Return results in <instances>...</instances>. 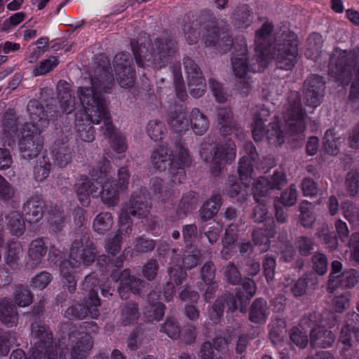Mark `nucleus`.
<instances>
[{"label":"nucleus","mask_w":359,"mask_h":359,"mask_svg":"<svg viewBox=\"0 0 359 359\" xmlns=\"http://www.w3.org/2000/svg\"><path fill=\"white\" fill-rule=\"evenodd\" d=\"M112 278L115 280H120L118 293L122 299H128L132 294H135L143 286L142 280L131 276L128 270H124L120 278H117L115 274H113Z\"/></svg>","instance_id":"obj_22"},{"label":"nucleus","mask_w":359,"mask_h":359,"mask_svg":"<svg viewBox=\"0 0 359 359\" xmlns=\"http://www.w3.org/2000/svg\"><path fill=\"white\" fill-rule=\"evenodd\" d=\"M139 316L138 309L133 303L126 304L121 313V320L124 325H129L135 323Z\"/></svg>","instance_id":"obj_53"},{"label":"nucleus","mask_w":359,"mask_h":359,"mask_svg":"<svg viewBox=\"0 0 359 359\" xmlns=\"http://www.w3.org/2000/svg\"><path fill=\"white\" fill-rule=\"evenodd\" d=\"M359 175L356 170H351L346 177L345 184L347 191L355 196L359 191Z\"/></svg>","instance_id":"obj_56"},{"label":"nucleus","mask_w":359,"mask_h":359,"mask_svg":"<svg viewBox=\"0 0 359 359\" xmlns=\"http://www.w3.org/2000/svg\"><path fill=\"white\" fill-rule=\"evenodd\" d=\"M297 43L294 36L284 38L283 42L275 44L272 57L279 69L290 70L297 62Z\"/></svg>","instance_id":"obj_16"},{"label":"nucleus","mask_w":359,"mask_h":359,"mask_svg":"<svg viewBox=\"0 0 359 359\" xmlns=\"http://www.w3.org/2000/svg\"><path fill=\"white\" fill-rule=\"evenodd\" d=\"M217 122L220 132L224 135L233 134L239 140L244 138L245 133L234 119L231 109L219 108L217 111Z\"/></svg>","instance_id":"obj_20"},{"label":"nucleus","mask_w":359,"mask_h":359,"mask_svg":"<svg viewBox=\"0 0 359 359\" xmlns=\"http://www.w3.org/2000/svg\"><path fill=\"white\" fill-rule=\"evenodd\" d=\"M59 106L62 113L70 114L75 108L74 98L72 97L69 84L60 80L57 85Z\"/></svg>","instance_id":"obj_25"},{"label":"nucleus","mask_w":359,"mask_h":359,"mask_svg":"<svg viewBox=\"0 0 359 359\" xmlns=\"http://www.w3.org/2000/svg\"><path fill=\"white\" fill-rule=\"evenodd\" d=\"M16 342L15 334L13 332L4 333L0 337V354L6 355L8 353L11 347Z\"/></svg>","instance_id":"obj_59"},{"label":"nucleus","mask_w":359,"mask_h":359,"mask_svg":"<svg viewBox=\"0 0 359 359\" xmlns=\"http://www.w3.org/2000/svg\"><path fill=\"white\" fill-rule=\"evenodd\" d=\"M164 306L160 302H156L154 294L149 297V306H146L144 314L149 318L160 320L164 316Z\"/></svg>","instance_id":"obj_42"},{"label":"nucleus","mask_w":359,"mask_h":359,"mask_svg":"<svg viewBox=\"0 0 359 359\" xmlns=\"http://www.w3.org/2000/svg\"><path fill=\"white\" fill-rule=\"evenodd\" d=\"M290 339L299 348H304L308 343V337L306 331L299 328H293L290 331Z\"/></svg>","instance_id":"obj_63"},{"label":"nucleus","mask_w":359,"mask_h":359,"mask_svg":"<svg viewBox=\"0 0 359 359\" xmlns=\"http://www.w3.org/2000/svg\"><path fill=\"white\" fill-rule=\"evenodd\" d=\"M94 187L93 181L88 179H81L76 184L77 196L83 206L90 203L89 196L90 194V187Z\"/></svg>","instance_id":"obj_40"},{"label":"nucleus","mask_w":359,"mask_h":359,"mask_svg":"<svg viewBox=\"0 0 359 359\" xmlns=\"http://www.w3.org/2000/svg\"><path fill=\"white\" fill-rule=\"evenodd\" d=\"M325 81L323 77L311 75L304 84L305 103L307 106L316 108L319 106L324 96Z\"/></svg>","instance_id":"obj_19"},{"label":"nucleus","mask_w":359,"mask_h":359,"mask_svg":"<svg viewBox=\"0 0 359 359\" xmlns=\"http://www.w3.org/2000/svg\"><path fill=\"white\" fill-rule=\"evenodd\" d=\"M31 123L39 132L45 130L49 125V120L47 114L45 112L43 106L36 100H30L27 106Z\"/></svg>","instance_id":"obj_23"},{"label":"nucleus","mask_w":359,"mask_h":359,"mask_svg":"<svg viewBox=\"0 0 359 359\" xmlns=\"http://www.w3.org/2000/svg\"><path fill=\"white\" fill-rule=\"evenodd\" d=\"M270 116L269 110L264 106H258L257 110L253 115V121L252 123V133L254 140L259 142L263 140L265 134V122L267 121Z\"/></svg>","instance_id":"obj_24"},{"label":"nucleus","mask_w":359,"mask_h":359,"mask_svg":"<svg viewBox=\"0 0 359 359\" xmlns=\"http://www.w3.org/2000/svg\"><path fill=\"white\" fill-rule=\"evenodd\" d=\"M51 170V163L46 156L39 158L34 168V178L39 182L47 178Z\"/></svg>","instance_id":"obj_45"},{"label":"nucleus","mask_w":359,"mask_h":359,"mask_svg":"<svg viewBox=\"0 0 359 359\" xmlns=\"http://www.w3.org/2000/svg\"><path fill=\"white\" fill-rule=\"evenodd\" d=\"M306 114L302 107L298 93H292L283 112V118L288 131L292 134L303 132L306 126Z\"/></svg>","instance_id":"obj_14"},{"label":"nucleus","mask_w":359,"mask_h":359,"mask_svg":"<svg viewBox=\"0 0 359 359\" xmlns=\"http://www.w3.org/2000/svg\"><path fill=\"white\" fill-rule=\"evenodd\" d=\"M22 256V248L20 243L18 242H12L9 244L6 262L11 269H14L18 266V262L19 259Z\"/></svg>","instance_id":"obj_44"},{"label":"nucleus","mask_w":359,"mask_h":359,"mask_svg":"<svg viewBox=\"0 0 359 359\" xmlns=\"http://www.w3.org/2000/svg\"><path fill=\"white\" fill-rule=\"evenodd\" d=\"M233 18L238 27L246 28L253 21V11L248 5H241L236 8Z\"/></svg>","instance_id":"obj_34"},{"label":"nucleus","mask_w":359,"mask_h":359,"mask_svg":"<svg viewBox=\"0 0 359 359\" xmlns=\"http://www.w3.org/2000/svg\"><path fill=\"white\" fill-rule=\"evenodd\" d=\"M32 337L34 347L32 355H27L22 350L13 351L10 359H54L50 355L51 333L41 322L32 324Z\"/></svg>","instance_id":"obj_11"},{"label":"nucleus","mask_w":359,"mask_h":359,"mask_svg":"<svg viewBox=\"0 0 359 359\" xmlns=\"http://www.w3.org/2000/svg\"><path fill=\"white\" fill-rule=\"evenodd\" d=\"M313 268L320 275L327 272V261L324 254L318 253L313 257Z\"/></svg>","instance_id":"obj_64"},{"label":"nucleus","mask_w":359,"mask_h":359,"mask_svg":"<svg viewBox=\"0 0 359 359\" xmlns=\"http://www.w3.org/2000/svg\"><path fill=\"white\" fill-rule=\"evenodd\" d=\"M110 171L109 161L106 158H103L97 163L96 168H93L91 175L97 180L98 179L107 178Z\"/></svg>","instance_id":"obj_58"},{"label":"nucleus","mask_w":359,"mask_h":359,"mask_svg":"<svg viewBox=\"0 0 359 359\" xmlns=\"http://www.w3.org/2000/svg\"><path fill=\"white\" fill-rule=\"evenodd\" d=\"M273 25L265 22L256 32L255 38V55L251 57L248 55L245 40L241 39V47L235 50L231 56V68L236 77L248 76L250 72H262L269 62V53L268 50L271 45V34Z\"/></svg>","instance_id":"obj_2"},{"label":"nucleus","mask_w":359,"mask_h":359,"mask_svg":"<svg viewBox=\"0 0 359 359\" xmlns=\"http://www.w3.org/2000/svg\"><path fill=\"white\" fill-rule=\"evenodd\" d=\"M269 314L266 302L263 299H256L252 305L250 313V319L254 323H262L265 321Z\"/></svg>","instance_id":"obj_38"},{"label":"nucleus","mask_w":359,"mask_h":359,"mask_svg":"<svg viewBox=\"0 0 359 359\" xmlns=\"http://www.w3.org/2000/svg\"><path fill=\"white\" fill-rule=\"evenodd\" d=\"M187 80L190 94L193 97H200L204 94L206 85L201 72V74L187 75Z\"/></svg>","instance_id":"obj_35"},{"label":"nucleus","mask_w":359,"mask_h":359,"mask_svg":"<svg viewBox=\"0 0 359 359\" xmlns=\"http://www.w3.org/2000/svg\"><path fill=\"white\" fill-rule=\"evenodd\" d=\"M88 311L91 313L93 318H97V311H90L88 306L86 307L81 304L76 303L72 304L66 310L65 316L70 319H82L87 316Z\"/></svg>","instance_id":"obj_43"},{"label":"nucleus","mask_w":359,"mask_h":359,"mask_svg":"<svg viewBox=\"0 0 359 359\" xmlns=\"http://www.w3.org/2000/svg\"><path fill=\"white\" fill-rule=\"evenodd\" d=\"M200 152L204 161L209 165L212 173L218 175L224 163L235 159L236 144L229 140L224 145L203 147Z\"/></svg>","instance_id":"obj_13"},{"label":"nucleus","mask_w":359,"mask_h":359,"mask_svg":"<svg viewBox=\"0 0 359 359\" xmlns=\"http://www.w3.org/2000/svg\"><path fill=\"white\" fill-rule=\"evenodd\" d=\"M329 74L342 85H348L355 76L350 97H359V48L351 51L335 48L330 57Z\"/></svg>","instance_id":"obj_4"},{"label":"nucleus","mask_w":359,"mask_h":359,"mask_svg":"<svg viewBox=\"0 0 359 359\" xmlns=\"http://www.w3.org/2000/svg\"><path fill=\"white\" fill-rule=\"evenodd\" d=\"M13 298L15 302L21 307L29 306L32 302L31 292L22 285L18 286L15 291Z\"/></svg>","instance_id":"obj_52"},{"label":"nucleus","mask_w":359,"mask_h":359,"mask_svg":"<svg viewBox=\"0 0 359 359\" xmlns=\"http://www.w3.org/2000/svg\"><path fill=\"white\" fill-rule=\"evenodd\" d=\"M221 196L219 194L212 195L208 198L200 209V217L203 222L212 219L218 212L221 207Z\"/></svg>","instance_id":"obj_31"},{"label":"nucleus","mask_w":359,"mask_h":359,"mask_svg":"<svg viewBox=\"0 0 359 359\" xmlns=\"http://www.w3.org/2000/svg\"><path fill=\"white\" fill-rule=\"evenodd\" d=\"M23 212L25 215V220L29 224H33L39 222L42 217L41 208L36 205L34 201H28L23 207Z\"/></svg>","instance_id":"obj_47"},{"label":"nucleus","mask_w":359,"mask_h":359,"mask_svg":"<svg viewBox=\"0 0 359 359\" xmlns=\"http://www.w3.org/2000/svg\"><path fill=\"white\" fill-rule=\"evenodd\" d=\"M50 341L53 347L50 355L54 359H66L67 353H69L70 359H85L93 346L91 337L84 332H72L69 335L68 344L65 339L60 340L57 346H53L52 338Z\"/></svg>","instance_id":"obj_8"},{"label":"nucleus","mask_w":359,"mask_h":359,"mask_svg":"<svg viewBox=\"0 0 359 359\" xmlns=\"http://www.w3.org/2000/svg\"><path fill=\"white\" fill-rule=\"evenodd\" d=\"M102 191H99L98 196L102 203L108 206H114L119 201V193L121 191L114 181H109L107 178L102 184Z\"/></svg>","instance_id":"obj_28"},{"label":"nucleus","mask_w":359,"mask_h":359,"mask_svg":"<svg viewBox=\"0 0 359 359\" xmlns=\"http://www.w3.org/2000/svg\"><path fill=\"white\" fill-rule=\"evenodd\" d=\"M266 137L269 144L272 145H281L285 142V133L280 128L276 123L269 124L267 130H265L264 137Z\"/></svg>","instance_id":"obj_41"},{"label":"nucleus","mask_w":359,"mask_h":359,"mask_svg":"<svg viewBox=\"0 0 359 359\" xmlns=\"http://www.w3.org/2000/svg\"><path fill=\"white\" fill-rule=\"evenodd\" d=\"M191 157L181 144L169 147L159 145L152 153L151 162L155 169L164 171L168 168L170 179L174 184H180L185 180L184 167L191 163Z\"/></svg>","instance_id":"obj_3"},{"label":"nucleus","mask_w":359,"mask_h":359,"mask_svg":"<svg viewBox=\"0 0 359 359\" xmlns=\"http://www.w3.org/2000/svg\"><path fill=\"white\" fill-rule=\"evenodd\" d=\"M337 142V138L334 137L333 131L327 130L325 133L323 144L325 149L328 154L336 155L338 153L339 147Z\"/></svg>","instance_id":"obj_57"},{"label":"nucleus","mask_w":359,"mask_h":359,"mask_svg":"<svg viewBox=\"0 0 359 359\" xmlns=\"http://www.w3.org/2000/svg\"><path fill=\"white\" fill-rule=\"evenodd\" d=\"M285 175L280 172H275L270 178L260 177L254 187V198L259 203L253 211L252 218L255 223L264 222L266 219L267 211L264 205L267 195L273 189H280L285 184Z\"/></svg>","instance_id":"obj_10"},{"label":"nucleus","mask_w":359,"mask_h":359,"mask_svg":"<svg viewBox=\"0 0 359 359\" xmlns=\"http://www.w3.org/2000/svg\"><path fill=\"white\" fill-rule=\"evenodd\" d=\"M169 280L164 290V297L170 301L175 293L174 285H180L186 278L187 273L178 264H172L168 269Z\"/></svg>","instance_id":"obj_27"},{"label":"nucleus","mask_w":359,"mask_h":359,"mask_svg":"<svg viewBox=\"0 0 359 359\" xmlns=\"http://www.w3.org/2000/svg\"><path fill=\"white\" fill-rule=\"evenodd\" d=\"M351 322L348 320L347 325L341 328L339 341L344 344L343 350H346L352 346V333L351 329L354 333L359 332V314L353 313L351 315Z\"/></svg>","instance_id":"obj_30"},{"label":"nucleus","mask_w":359,"mask_h":359,"mask_svg":"<svg viewBox=\"0 0 359 359\" xmlns=\"http://www.w3.org/2000/svg\"><path fill=\"white\" fill-rule=\"evenodd\" d=\"M100 288L102 290V294L106 296L107 292H109L110 288L108 285H100V280L97 275L95 273L90 274L85 277L82 283V290L88 292V299L86 304L89 306L97 307L100 305V301L98 298L97 290Z\"/></svg>","instance_id":"obj_21"},{"label":"nucleus","mask_w":359,"mask_h":359,"mask_svg":"<svg viewBox=\"0 0 359 359\" xmlns=\"http://www.w3.org/2000/svg\"><path fill=\"white\" fill-rule=\"evenodd\" d=\"M67 137L62 143L55 142L53 151L55 163L60 167H65L72 160V150L67 145Z\"/></svg>","instance_id":"obj_32"},{"label":"nucleus","mask_w":359,"mask_h":359,"mask_svg":"<svg viewBox=\"0 0 359 359\" xmlns=\"http://www.w3.org/2000/svg\"><path fill=\"white\" fill-rule=\"evenodd\" d=\"M95 73L97 76L90 81L91 86L79 87L76 92L87 116L83 120L82 114H76V126L79 137L87 142H92L95 137L94 129L90 123L99 124L103 121L102 131L105 137H111L115 130L107 102L100 95L102 92L111 88L114 77L108 72V68L105 66L98 67Z\"/></svg>","instance_id":"obj_1"},{"label":"nucleus","mask_w":359,"mask_h":359,"mask_svg":"<svg viewBox=\"0 0 359 359\" xmlns=\"http://www.w3.org/2000/svg\"><path fill=\"white\" fill-rule=\"evenodd\" d=\"M132 46L136 62L142 67L161 68L172 60L175 53V41L172 39H156L151 52L145 45L141 44L139 48L133 43Z\"/></svg>","instance_id":"obj_7"},{"label":"nucleus","mask_w":359,"mask_h":359,"mask_svg":"<svg viewBox=\"0 0 359 359\" xmlns=\"http://www.w3.org/2000/svg\"><path fill=\"white\" fill-rule=\"evenodd\" d=\"M59 61L55 56H50L41 61L32 70L34 76L44 75L52 71L58 65Z\"/></svg>","instance_id":"obj_49"},{"label":"nucleus","mask_w":359,"mask_h":359,"mask_svg":"<svg viewBox=\"0 0 359 359\" xmlns=\"http://www.w3.org/2000/svg\"><path fill=\"white\" fill-rule=\"evenodd\" d=\"M40 133L34 125L25 124L22 126L19 134V149L24 158L30 160L39 155L43 146Z\"/></svg>","instance_id":"obj_15"},{"label":"nucleus","mask_w":359,"mask_h":359,"mask_svg":"<svg viewBox=\"0 0 359 359\" xmlns=\"http://www.w3.org/2000/svg\"><path fill=\"white\" fill-rule=\"evenodd\" d=\"M197 200L194 194L184 195L177 208V215L180 218L184 217L188 212L196 208Z\"/></svg>","instance_id":"obj_46"},{"label":"nucleus","mask_w":359,"mask_h":359,"mask_svg":"<svg viewBox=\"0 0 359 359\" xmlns=\"http://www.w3.org/2000/svg\"><path fill=\"white\" fill-rule=\"evenodd\" d=\"M150 183L151 189L158 198L165 200L170 196L171 189L163 180L154 177L151 180Z\"/></svg>","instance_id":"obj_48"},{"label":"nucleus","mask_w":359,"mask_h":359,"mask_svg":"<svg viewBox=\"0 0 359 359\" xmlns=\"http://www.w3.org/2000/svg\"><path fill=\"white\" fill-rule=\"evenodd\" d=\"M168 123L175 133H184L189 129V119L184 107H179L171 111L168 118Z\"/></svg>","instance_id":"obj_26"},{"label":"nucleus","mask_w":359,"mask_h":359,"mask_svg":"<svg viewBox=\"0 0 359 359\" xmlns=\"http://www.w3.org/2000/svg\"><path fill=\"white\" fill-rule=\"evenodd\" d=\"M132 59L128 53H118L113 62L116 79L122 88H130L135 83V74L131 66Z\"/></svg>","instance_id":"obj_17"},{"label":"nucleus","mask_w":359,"mask_h":359,"mask_svg":"<svg viewBox=\"0 0 359 359\" xmlns=\"http://www.w3.org/2000/svg\"><path fill=\"white\" fill-rule=\"evenodd\" d=\"M173 74L177 96L181 100H184L187 95L183 83L180 66L179 65H175Z\"/></svg>","instance_id":"obj_55"},{"label":"nucleus","mask_w":359,"mask_h":359,"mask_svg":"<svg viewBox=\"0 0 359 359\" xmlns=\"http://www.w3.org/2000/svg\"><path fill=\"white\" fill-rule=\"evenodd\" d=\"M201 21H204L198 28L188 26L184 28V36L189 44L196 43L203 32V39L206 46H215L223 51L229 50L232 46V40L226 29L222 27L223 22H218L215 18L205 21V18L202 17ZM198 25H196L197 27Z\"/></svg>","instance_id":"obj_6"},{"label":"nucleus","mask_w":359,"mask_h":359,"mask_svg":"<svg viewBox=\"0 0 359 359\" xmlns=\"http://www.w3.org/2000/svg\"><path fill=\"white\" fill-rule=\"evenodd\" d=\"M47 249L43 241L41 239L33 241L29 247L28 257L29 261L32 262V265H35L45 256Z\"/></svg>","instance_id":"obj_39"},{"label":"nucleus","mask_w":359,"mask_h":359,"mask_svg":"<svg viewBox=\"0 0 359 359\" xmlns=\"http://www.w3.org/2000/svg\"><path fill=\"white\" fill-rule=\"evenodd\" d=\"M325 318L320 313H313L305 317L301 321V326L304 329L306 325L311 327L310 332L311 344L312 346L327 348L331 346L335 339L334 334L325 329V326L332 327L335 325L336 316L332 313H325Z\"/></svg>","instance_id":"obj_9"},{"label":"nucleus","mask_w":359,"mask_h":359,"mask_svg":"<svg viewBox=\"0 0 359 359\" xmlns=\"http://www.w3.org/2000/svg\"><path fill=\"white\" fill-rule=\"evenodd\" d=\"M226 192L231 198L237 196L240 194L238 201H244L246 200L245 194L241 193V186L238 182L235 181V178L233 177L229 178L226 186Z\"/></svg>","instance_id":"obj_60"},{"label":"nucleus","mask_w":359,"mask_h":359,"mask_svg":"<svg viewBox=\"0 0 359 359\" xmlns=\"http://www.w3.org/2000/svg\"><path fill=\"white\" fill-rule=\"evenodd\" d=\"M190 124L194 133L198 135L205 133L209 128L208 118L197 108H194L191 111Z\"/></svg>","instance_id":"obj_33"},{"label":"nucleus","mask_w":359,"mask_h":359,"mask_svg":"<svg viewBox=\"0 0 359 359\" xmlns=\"http://www.w3.org/2000/svg\"><path fill=\"white\" fill-rule=\"evenodd\" d=\"M255 161H252L247 156H243L238 163L239 179L245 186L248 187L252 179L253 166Z\"/></svg>","instance_id":"obj_37"},{"label":"nucleus","mask_w":359,"mask_h":359,"mask_svg":"<svg viewBox=\"0 0 359 359\" xmlns=\"http://www.w3.org/2000/svg\"><path fill=\"white\" fill-rule=\"evenodd\" d=\"M270 229H263L259 228L255 230L253 233V239L255 243L259 245L261 252H266L269 248V237L267 233H271L273 230L272 229L273 226H269ZM271 236V235H270Z\"/></svg>","instance_id":"obj_51"},{"label":"nucleus","mask_w":359,"mask_h":359,"mask_svg":"<svg viewBox=\"0 0 359 359\" xmlns=\"http://www.w3.org/2000/svg\"><path fill=\"white\" fill-rule=\"evenodd\" d=\"M150 208L149 194L142 188L133 193L129 202L123 206L119 215L120 224L143 223Z\"/></svg>","instance_id":"obj_12"},{"label":"nucleus","mask_w":359,"mask_h":359,"mask_svg":"<svg viewBox=\"0 0 359 359\" xmlns=\"http://www.w3.org/2000/svg\"><path fill=\"white\" fill-rule=\"evenodd\" d=\"M297 188L294 184L290 185V188L283 191L280 196V200L285 206H292L297 201Z\"/></svg>","instance_id":"obj_62"},{"label":"nucleus","mask_w":359,"mask_h":359,"mask_svg":"<svg viewBox=\"0 0 359 359\" xmlns=\"http://www.w3.org/2000/svg\"><path fill=\"white\" fill-rule=\"evenodd\" d=\"M53 277L48 272H41L35 276L32 280L33 287L41 290L44 289L52 280Z\"/></svg>","instance_id":"obj_61"},{"label":"nucleus","mask_w":359,"mask_h":359,"mask_svg":"<svg viewBox=\"0 0 359 359\" xmlns=\"http://www.w3.org/2000/svg\"><path fill=\"white\" fill-rule=\"evenodd\" d=\"M242 290H240L236 294V299L242 304L243 302L246 303L255 294V283L250 279L244 280L242 283Z\"/></svg>","instance_id":"obj_50"},{"label":"nucleus","mask_w":359,"mask_h":359,"mask_svg":"<svg viewBox=\"0 0 359 359\" xmlns=\"http://www.w3.org/2000/svg\"><path fill=\"white\" fill-rule=\"evenodd\" d=\"M165 130V125L158 120H151L147 125V134L155 141L162 139Z\"/></svg>","instance_id":"obj_54"},{"label":"nucleus","mask_w":359,"mask_h":359,"mask_svg":"<svg viewBox=\"0 0 359 359\" xmlns=\"http://www.w3.org/2000/svg\"><path fill=\"white\" fill-rule=\"evenodd\" d=\"M0 320L8 327L17 325L18 313L15 306L8 299L4 298L0 300Z\"/></svg>","instance_id":"obj_29"},{"label":"nucleus","mask_w":359,"mask_h":359,"mask_svg":"<svg viewBox=\"0 0 359 359\" xmlns=\"http://www.w3.org/2000/svg\"><path fill=\"white\" fill-rule=\"evenodd\" d=\"M323 43V37L318 33L311 34L307 40L305 55L308 58L317 60L321 53Z\"/></svg>","instance_id":"obj_36"},{"label":"nucleus","mask_w":359,"mask_h":359,"mask_svg":"<svg viewBox=\"0 0 359 359\" xmlns=\"http://www.w3.org/2000/svg\"><path fill=\"white\" fill-rule=\"evenodd\" d=\"M341 269L342 264L339 261H334L332 263V271L328 283V290L330 292L339 285L351 288L358 283L359 275L355 270L350 269L341 273Z\"/></svg>","instance_id":"obj_18"},{"label":"nucleus","mask_w":359,"mask_h":359,"mask_svg":"<svg viewBox=\"0 0 359 359\" xmlns=\"http://www.w3.org/2000/svg\"><path fill=\"white\" fill-rule=\"evenodd\" d=\"M96 255L95 248L93 243L87 238L75 241L71 248L69 259L62 262L60 275L62 282L69 291L73 292L76 288V281L73 276L74 270L82 264L88 265L93 263Z\"/></svg>","instance_id":"obj_5"}]
</instances>
